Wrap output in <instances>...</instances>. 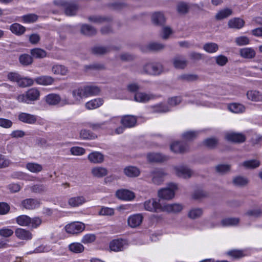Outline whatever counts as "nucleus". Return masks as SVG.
Returning <instances> with one entry per match:
<instances>
[{"mask_svg": "<svg viewBox=\"0 0 262 262\" xmlns=\"http://www.w3.org/2000/svg\"><path fill=\"white\" fill-rule=\"evenodd\" d=\"M164 72L163 65L158 62H148L144 64L140 70V73L151 76H158Z\"/></svg>", "mask_w": 262, "mask_h": 262, "instance_id": "nucleus-1", "label": "nucleus"}, {"mask_svg": "<svg viewBox=\"0 0 262 262\" xmlns=\"http://www.w3.org/2000/svg\"><path fill=\"white\" fill-rule=\"evenodd\" d=\"M39 95V91L37 89L32 88L28 90L26 94L18 96L17 100L20 102L29 103L31 101L38 100Z\"/></svg>", "mask_w": 262, "mask_h": 262, "instance_id": "nucleus-2", "label": "nucleus"}, {"mask_svg": "<svg viewBox=\"0 0 262 262\" xmlns=\"http://www.w3.org/2000/svg\"><path fill=\"white\" fill-rule=\"evenodd\" d=\"M178 188L174 183H169L168 186L158 191V196L160 199L169 200L172 199L175 194L174 190Z\"/></svg>", "mask_w": 262, "mask_h": 262, "instance_id": "nucleus-3", "label": "nucleus"}, {"mask_svg": "<svg viewBox=\"0 0 262 262\" xmlns=\"http://www.w3.org/2000/svg\"><path fill=\"white\" fill-rule=\"evenodd\" d=\"M144 209L152 212H160L163 211V206L159 202V200L151 199L144 202Z\"/></svg>", "mask_w": 262, "mask_h": 262, "instance_id": "nucleus-4", "label": "nucleus"}, {"mask_svg": "<svg viewBox=\"0 0 262 262\" xmlns=\"http://www.w3.org/2000/svg\"><path fill=\"white\" fill-rule=\"evenodd\" d=\"M128 243L127 240L122 238L113 239L110 243L111 250L115 252L122 251L127 248Z\"/></svg>", "mask_w": 262, "mask_h": 262, "instance_id": "nucleus-5", "label": "nucleus"}, {"mask_svg": "<svg viewBox=\"0 0 262 262\" xmlns=\"http://www.w3.org/2000/svg\"><path fill=\"white\" fill-rule=\"evenodd\" d=\"M85 228V225L81 222H75L67 225L65 229L68 233L77 234L81 232Z\"/></svg>", "mask_w": 262, "mask_h": 262, "instance_id": "nucleus-6", "label": "nucleus"}, {"mask_svg": "<svg viewBox=\"0 0 262 262\" xmlns=\"http://www.w3.org/2000/svg\"><path fill=\"white\" fill-rule=\"evenodd\" d=\"M166 173L162 169L156 168L152 170L150 173L152 182L157 185H160L163 181L164 177Z\"/></svg>", "mask_w": 262, "mask_h": 262, "instance_id": "nucleus-7", "label": "nucleus"}, {"mask_svg": "<svg viewBox=\"0 0 262 262\" xmlns=\"http://www.w3.org/2000/svg\"><path fill=\"white\" fill-rule=\"evenodd\" d=\"M174 170L177 176L184 179L189 178L193 174L191 170L187 166L184 165L176 167H174Z\"/></svg>", "mask_w": 262, "mask_h": 262, "instance_id": "nucleus-8", "label": "nucleus"}, {"mask_svg": "<svg viewBox=\"0 0 262 262\" xmlns=\"http://www.w3.org/2000/svg\"><path fill=\"white\" fill-rule=\"evenodd\" d=\"M60 4L64 7L65 13L68 16L75 15L78 9V6L74 3L61 1Z\"/></svg>", "mask_w": 262, "mask_h": 262, "instance_id": "nucleus-9", "label": "nucleus"}, {"mask_svg": "<svg viewBox=\"0 0 262 262\" xmlns=\"http://www.w3.org/2000/svg\"><path fill=\"white\" fill-rule=\"evenodd\" d=\"M143 220V216L142 214L138 213L130 215L127 219V223L129 226L132 228H136L141 225Z\"/></svg>", "mask_w": 262, "mask_h": 262, "instance_id": "nucleus-10", "label": "nucleus"}, {"mask_svg": "<svg viewBox=\"0 0 262 262\" xmlns=\"http://www.w3.org/2000/svg\"><path fill=\"white\" fill-rule=\"evenodd\" d=\"M116 195L118 199L125 201H131L135 197L133 192L127 189L118 190L116 192Z\"/></svg>", "mask_w": 262, "mask_h": 262, "instance_id": "nucleus-11", "label": "nucleus"}, {"mask_svg": "<svg viewBox=\"0 0 262 262\" xmlns=\"http://www.w3.org/2000/svg\"><path fill=\"white\" fill-rule=\"evenodd\" d=\"M225 138L228 141L235 143H243L246 140L244 135L241 133H229L226 134Z\"/></svg>", "mask_w": 262, "mask_h": 262, "instance_id": "nucleus-12", "label": "nucleus"}, {"mask_svg": "<svg viewBox=\"0 0 262 262\" xmlns=\"http://www.w3.org/2000/svg\"><path fill=\"white\" fill-rule=\"evenodd\" d=\"M171 150L175 153H184L188 151V145L182 142H176L170 146Z\"/></svg>", "mask_w": 262, "mask_h": 262, "instance_id": "nucleus-13", "label": "nucleus"}, {"mask_svg": "<svg viewBox=\"0 0 262 262\" xmlns=\"http://www.w3.org/2000/svg\"><path fill=\"white\" fill-rule=\"evenodd\" d=\"M21 205L26 209L32 210L39 207L40 202L37 199H27L21 202Z\"/></svg>", "mask_w": 262, "mask_h": 262, "instance_id": "nucleus-14", "label": "nucleus"}, {"mask_svg": "<svg viewBox=\"0 0 262 262\" xmlns=\"http://www.w3.org/2000/svg\"><path fill=\"white\" fill-rule=\"evenodd\" d=\"M121 123L125 127H133L136 124L137 118L135 116L132 115L124 116L121 118Z\"/></svg>", "mask_w": 262, "mask_h": 262, "instance_id": "nucleus-15", "label": "nucleus"}, {"mask_svg": "<svg viewBox=\"0 0 262 262\" xmlns=\"http://www.w3.org/2000/svg\"><path fill=\"white\" fill-rule=\"evenodd\" d=\"M239 55L244 59H252L256 56V51L252 48H244L239 50Z\"/></svg>", "mask_w": 262, "mask_h": 262, "instance_id": "nucleus-16", "label": "nucleus"}, {"mask_svg": "<svg viewBox=\"0 0 262 262\" xmlns=\"http://www.w3.org/2000/svg\"><path fill=\"white\" fill-rule=\"evenodd\" d=\"M155 98V95L142 92H137L134 96V100L139 102L146 103Z\"/></svg>", "mask_w": 262, "mask_h": 262, "instance_id": "nucleus-17", "label": "nucleus"}, {"mask_svg": "<svg viewBox=\"0 0 262 262\" xmlns=\"http://www.w3.org/2000/svg\"><path fill=\"white\" fill-rule=\"evenodd\" d=\"M45 100L49 105H56L60 102L61 98L59 95L52 93L47 95L45 97Z\"/></svg>", "mask_w": 262, "mask_h": 262, "instance_id": "nucleus-18", "label": "nucleus"}, {"mask_svg": "<svg viewBox=\"0 0 262 262\" xmlns=\"http://www.w3.org/2000/svg\"><path fill=\"white\" fill-rule=\"evenodd\" d=\"M174 68L179 69H184L187 65V61L182 55H177L172 59Z\"/></svg>", "mask_w": 262, "mask_h": 262, "instance_id": "nucleus-19", "label": "nucleus"}, {"mask_svg": "<svg viewBox=\"0 0 262 262\" xmlns=\"http://www.w3.org/2000/svg\"><path fill=\"white\" fill-rule=\"evenodd\" d=\"M18 119L19 121L28 124H34L37 121L36 117L35 115L25 113H20L18 115Z\"/></svg>", "mask_w": 262, "mask_h": 262, "instance_id": "nucleus-20", "label": "nucleus"}, {"mask_svg": "<svg viewBox=\"0 0 262 262\" xmlns=\"http://www.w3.org/2000/svg\"><path fill=\"white\" fill-rule=\"evenodd\" d=\"M72 96L77 103H79L83 98L87 97L84 87H80L73 90Z\"/></svg>", "mask_w": 262, "mask_h": 262, "instance_id": "nucleus-21", "label": "nucleus"}, {"mask_svg": "<svg viewBox=\"0 0 262 262\" xmlns=\"http://www.w3.org/2000/svg\"><path fill=\"white\" fill-rule=\"evenodd\" d=\"M112 50L111 46H96L93 47L91 49L93 54L97 55H102L109 53Z\"/></svg>", "mask_w": 262, "mask_h": 262, "instance_id": "nucleus-22", "label": "nucleus"}, {"mask_svg": "<svg viewBox=\"0 0 262 262\" xmlns=\"http://www.w3.org/2000/svg\"><path fill=\"white\" fill-rule=\"evenodd\" d=\"M34 81L38 84L48 85L52 84L54 81V78L50 76H41L36 77Z\"/></svg>", "mask_w": 262, "mask_h": 262, "instance_id": "nucleus-23", "label": "nucleus"}, {"mask_svg": "<svg viewBox=\"0 0 262 262\" xmlns=\"http://www.w3.org/2000/svg\"><path fill=\"white\" fill-rule=\"evenodd\" d=\"M147 160L150 162H161L167 160L166 156L160 153H150L147 155Z\"/></svg>", "mask_w": 262, "mask_h": 262, "instance_id": "nucleus-24", "label": "nucleus"}, {"mask_svg": "<svg viewBox=\"0 0 262 262\" xmlns=\"http://www.w3.org/2000/svg\"><path fill=\"white\" fill-rule=\"evenodd\" d=\"M245 21L238 17H235L229 20L228 25L229 28L239 29L244 27Z\"/></svg>", "mask_w": 262, "mask_h": 262, "instance_id": "nucleus-25", "label": "nucleus"}, {"mask_svg": "<svg viewBox=\"0 0 262 262\" xmlns=\"http://www.w3.org/2000/svg\"><path fill=\"white\" fill-rule=\"evenodd\" d=\"M90 21L95 24H101L104 23L110 22L112 21V18L108 16H102L99 15H93L88 17Z\"/></svg>", "mask_w": 262, "mask_h": 262, "instance_id": "nucleus-26", "label": "nucleus"}, {"mask_svg": "<svg viewBox=\"0 0 262 262\" xmlns=\"http://www.w3.org/2000/svg\"><path fill=\"white\" fill-rule=\"evenodd\" d=\"M124 173L127 177L133 178L139 176L140 171L137 167L129 166L124 169Z\"/></svg>", "mask_w": 262, "mask_h": 262, "instance_id": "nucleus-27", "label": "nucleus"}, {"mask_svg": "<svg viewBox=\"0 0 262 262\" xmlns=\"http://www.w3.org/2000/svg\"><path fill=\"white\" fill-rule=\"evenodd\" d=\"M16 236L19 239L29 240L32 237V234L30 231L24 229L18 228L15 232Z\"/></svg>", "mask_w": 262, "mask_h": 262, "instance_id": "nucleus-28", "label": "nucleus"}, {"mask_svg": "<svg viewBox=\"0 0 262 262\" xmlns=\"http://www.w3.org/2000/svg\"><path fill=\"white\" fill-rule=\"evenodd\" d=\"M88 159L92 163H101L104 161V156L99 152H92L89 154Z\"/></svg>", "mask_w": 262, "mask_h": 262, "instance_id": "nucleus-29", "label": "nucleus"}, {"mask_svg": "<svg viewBox=\"0 0 262 262\" xmlns=\"http://www.w3.org/2000/svg\"><path fill=\"white\" fill-rule=\"evenodd\" d=\"M103 103V100L102 98H96L87 102L85 106L88 110H93L101 106Z\"/></svg>", "mask_w": 262, "mask_h": 262, "instance_id": "nucleus-30", "label": "nucleus"}, {"mask_svg": "<svg viewBox=\"0 0 262 262\" xmlns=\"http://www.w3.org/2000/svg\"><path fill=\"white\" fill-rule=\"evenodd\" d=\"M183 209V206L180 204H168L163 206V211L169 212L177 213L180 212Z\"/></svg>", "mask_w": 262, "mask_h": 262, "instance_id": "nucleus-31", "label": "nucleus"}, {"mask_svg": "<svg viewBox=\"0 0 262 262\" xmlns=\"http://www.w3.org/2000/svg\"><path fill=\"white\" fill-rule=\"evenodd\" d=\"M30 54L33 58L42 59L47 56V52L42 49L36 48L30 50Z\"/></svg>", "mask_w": 262, "mask_h": 262, "instance_id": "nucleus-32", "label": "nucleus"}, {"mask_svg": "<svg viewBox=\"0 0 262 262\" xmlns=\"http://www.w3.org/2000/svg\"><path fill=\"white\" fill-rule=\"evenodd\" d=\"M152 21L155 25L163 26L165 23V18L162 13L157 12L152 14Z\"/></svg>", "mask_w": 262, "mask_h": 262, "instance_id": "nucleus-33", "label": "nucleus"}, {"mask_svg": "<svg viewBox=\"0 0 262 262\" xmlns=\"http://www.w3.org/2000/svg\"><path fill=\"white\" fill-rule=\"evenodd\" d=\"M80 31L82 34L87 36H92L97 33V30L94 27L87 24L82 25Z\"/></svg>", "mask_w": 262, "mask_h": 262, "instance_id": "nucleus-34", "label": "nucleus"}, {"mask_svg": "<svg viewBox=\"0 0 262 262\" xmlns=\"http://www.w3.org/2000/svg\"><path fill=\"white\" fill-rule=\"evenodd\" d=\"M85 202L86 199L83 196H77L70 198L68 203L72 207H78L82 205Z\"/></svg>", "mask_w": 262, "mask_h": 262, "instance_id": "nucleus-35", "label": "nucleus"}, {"mask_svg": "<svg viewBox=\"0 0 262 262\" xmlns=\"http://www.w3.org/2000/svg\"><path fill=\"white\" fill-rule=\"evenodd\" d=\"M149 108L150 109L151 112L154 113H163L170 111L168 106L162 104L150 106Z\"/></svg>", "mask_w": 262, "mask_h": 262, "instance_id": "nucleus-36", "label": "nucleus"}, {"mask_svg": "<svg viewBox=\"0 0 262 262\" xmlns=\"http://www.w3.org/2000/svg\"><path fill=\"white\" fill-rule=\"evenodd\" d=\"M52 72L56 75H66L68 73V70L64 66L56 64L52 67Z\"/></svg>", "mask_w": 262, "mask_h": 262, "instance_id": "nucleus-37", "label": "nucleus"}, {"mask_svg": "<svg viewBox=\"0 0 262 262\" xmlns=\"http://www.w3.org/2000/svg\"><path fill=\"white\" fill-rule=\"evenodd\" d=\"M10 30L13 33L17 35H21L25 32L26 28L18 23H14L10 26Z\"/></svg>", "mask_w": 262, "mask_h": 262, "instance_id": "nucleus-38", "label": "nucleus"}, {"mask_svg": "<svg viewBox=\"0 0 262 262\" xmlns=\"http://www.w3.org/2000/svg\"><path fill=\"white\" fill-rule=\"evenodd\" d=\"M19 61L24 66H28L31 64L33 62L32 55L27 54H21L19 57Z\"/></svg>", "mask_w": 262, "mask_h": 262, "instance_id": "nucleus-39", "label": "nucleus"}, {"mask_svg": "<svg viewBox=\"0 0 262 262\" xmlns=\"http://www.w3.org/2000/svg\"><path fill=\"white\" fill-rule=\"evenodd\" d=\"M165 48V45L158 42H150L146 47V49L144 51H160L163 50Z\"/></svg>", "mask_w": 262, "mask_h": 262, "instance_id": "nucleus-40", "label": "nucleus"}, {"mask_svg": "<svg viewBox=\"0 0 262 262\" xmlns=\"http://www.w3.org/2000/svg\"><path fill=\"white\" fill-rule=\"evenodd\" d=\"M92 173L94 177L101 178L107 174V170L104 167H96L92 169Z\"/></svg>", "mask_w": 262, "mask_h": 262, "instance_id": "nucleus-41", "label": "nucleus"}, {"mask_svg": "<svg viewBox=\"0 0 262 262\" xmlns=\"http://www.w3.org/2000/svg\"><path fill=\"white\" fill-rule=\"evenodd\" d=\"M86 97L98 95L100 92L99 87L93 85H88L84 86Z\"/></svg>", "mask_w": 262, "mask_h": 262, "instance_id": "nucleus-42", "label": "nucleus"}, {"mask_svg": "<svg viewBox=\"0 0 262 262\" xmlns=\"http://www.w3.org/2000/svg\"><path fill=\"white\" fill-rule=\"evenodd\" d=\"M26 167L29 171L33 173H38L42 170V165L36 163H28Z\"/></svg>", "mask_w": 262, "mask_h": 262, "instance_id": "nucleus-43", "label": "nucleus"}, {"mask_svg": "<svg viewBox=\"0 0 262 262\" xmlns=\"http://www.w3.org/2000/svg\"><path fill=\"white\" fill-rule=\"evenodd\" d=\"M247 96L249 100L253 101H260L261 95L257 91H249L247 93Z\"/></svg>", "mask_w": 262, "mask_h": 262, "instance_id": "nucleus-44", "label": "nucleus"}, {"mask_svg": "<svg viewBox=\"0 0 262 262\" xmlns=\"http://www.w3.org/2000/svg\"><path fill=\"white\" fill-rule=\"evenodd\" d=\"M248 180L242 176H237L233 178L232 183L234 185L237 187H244L248 183Z\"/></svg>", "mask_w": 262, "mask_h": 262, "instance_id": "nucleus-45", "label": "nucleus"}, {"mask_svg": "<svg viewBox=\"0 0 262 262\" xmlns=\"http://www.w3.org/2000/svg\"><path fill=\"white\" fill-rule=\"evenodd\" d=\"M228 109L234 113H241L245 111V106L239 103H233L228 105Z\"/></svg>", "mask_w": 262, "mask_h": 262, "instance_id": "nucleus-46", "label": "nucleus"}, {"mask_svg": "<svg viewBox=\"0 0 262 262\" xmlns=\"http://www.w3.org/2000/svg\"><path fill=\"white\" fill-rule=\"evenodd\" d=\"M69 250L75 253H80L84 251V246L79 243H73L69 245Z\"/></svg>", "mask_w": 262, "mask_h": 262, "instance_id": "nucleus-47", "label": "nucleus"}, {"mask_svg": "<svg viewBox=\"0 0 262 262\" xmlns=\"http://www.w3.org/2000/svg\"><path fill=\"white\" fill-rule=\"evenodd\" d=\"M219 140L215 138H209L206 139L203 141V144L209 149H214L217 145Z\"/></svg>", "mask_w": 262, "mask_h": 262, "instance_id": "nucleus-48", "label": "nucleus"}, {"mask_svg": "<svg viewBox=\"0 0 262 262\" xmlns=\"http://www.w3.org/2000/svg\"><path fill=\"white\" fill-rule=\"evenodd\" d=\"M31 218L26 215H21L16 218V222L20 226H27L30 225Z\"/></svg>", "mask_w": 262, "mask_h": 262, "instance_id": "nucleus-49", "label": "nucleus"}, {"mask_svg": "<svg viewBox=\"0 0 262 262\" xmlns=\"http://www.w3.org/2000/svg\"><path fill=\"white\" fill-rule=\"evenodd\" d=\"M232 13L231 9L226 8L222 10L217 13L215 15V19L217 20H222L231 15Z\"/></svg>", "mask_w": 262, "mask_h": 262, "instance_id": "nucleus-50", "label": "nucleus"}, {"mask_svg": "<svg viewBox=\"0 0 262 262\" xmlns=\"http://www.w3.org/2000/svg\"><path fill=\"white\" fill-rule=\"evenodd\" d=\"M239 222V219L236 217H229L223 219L221 222L223 226H236Z\"/></svg>", "mask_w": 262, "mask_h": 262, "instance_id": "nucleus-51", "label": "nucleus"}, {"mask_svg": "<svg viewBox=\"0 0 262 262\" xmlns=\"http://www.w3.org/2000/svg\"><path fill=\"white\" fill-rule=\"evenodd\" d=\"M203 49L208 53H213L219 50V46L215 43L208 42L204 44Z\"/></svg>", "mask_w": 262, "mask_h": 262, "instance_id": "nucleus-52", "label": "nucleus"}, {"mask_svg": "<svg viewBox=\"0 0 262 262\" xmlns=\"http://www.w3.org/2000/svg\"><path fill=\"white\" fill-rule=\"evenodd\" d=\"M178 79L183 81H194L198 79V76L196 74H184L180 75L178 77Z\"/></svg>", "mask_w": 262, "mask_h": 262, "instance_id": "nucleus-53", "label": "nucleus"}, {"mask_svg": "<svg viewBox=\"0 0 262 262\" xmlns=\"http://www.w3.org/2000/svg\"><path fill=\"white\" fill-rule=\"evenodd\" d=\"M245 215L255 218L260 217L262 216V209L260 208H257L249 210L245 213Z\"/></svg>", "mask_w": 262, "mask_h": 262, "instance_id": "nucleus-54", "label": "nucleus"}, {"mask_svg": "<svg viewBox=\"0 0 262 262\" xmlns=\"http://www.w3.org/2000/svg\"><path fill=\"white\" fill-rule=\"evenodd\" d=\"M177 9L178 13L182 14H184L188 12L189 6L187 3L181 2L178 4Z\"/></svg>", "mask_w": 262, "mask_h": 262, "instance_id": "nucleus-55", "label": "nucleus"}, {"mask_svg": "<svg viewBox=\"0 0 262 262\" xmlns=\"http://www.w3.org/2000/svg\"><path fill=\"white\" fill-rule=\"evenodd\" d=\"M34 80L32 79L27 77L21 78L20 77L17 84L20 87H27L33 85Z\"/></svg>", "mask_w": 262, "mask_h": 262, "instance_id": "nucleus-56", "label": "nucleus"}, {"mask_svg": "<svg viewBox=\"0 0 262 262\" xmlns=\"http://www.w3.org/2000/svg\"><path fill=\"white\" fill-rule=\"evenodd\" d=\"M80 137L83 139H94L97 136L89 130L82 129L80 133Z\"/></svg>", "mask_w": 262, "mask_h": 262, "instance_id": "nucleus-57", "label": "nucleus"}, {"mask_svg": "<svg viewBox=\"0 0 262 262\" xmlns=\"http://www.w3.org/2000/svg\"><path fill=\"white\" fill-rule=\"evenodd\" d=\"M198 134V132L188 131L183 134L182 137L185 140L191 141L195 139Z\"/></svg>", "mask_w": 262, "mask_h": 262, "instance_id": "nucleus-58", "label": "nucleus"}, {"mask_svg": "<svg viewBox=\"0 0 262 262\" xmlns=\"http://www.w3.org/2000/svg\"><path fill=\"white\" fill-rule=\"evenodd\" d=\"M259 161L257 160H250L244 162L242 165L247 168H255L259 166Z\"/></svg>", "mask_w": 262, "mask_h": 262, "instance_id": "nucleus-59", "label": "nucleus"}, {"mask_svg": "<svg viewBox=\"0 0 262 262\" xmlns=\"http://www.w3.org/2000/svg\"><path fill=\"white\" fill-rule=\"evenodd\" d=\"M227 254L234 258H240L246 255L242 250H232L227 252Z\"/></svg>", "mask_w": 262, "mask_h": 262, "instance_id": "nucleus-60", "label": "nucleus"}, {"mask_svg": "<svg viewBox=\"0 0 262 262\" xmlns=\"http://www.w3.org/2000/svg\"><path fill=\"white\" fill-rule=\"evenodd\" d=\"M215 169L217 173L224 174L230 170V165L228 164H219L215 166Z\"/></svg>", "mask_w": 262, "mask_h": 262, "instance_id": "nucleus-61", "label": "nucleus"}, {"mask_svg": "<svg viewBox=\"0 0 262 262\" xmlns=\"http://www.w3.org/2000/svg\"><path fill=\"white\" fill-rule=\"evenodd\" d=\"M86 71L92 70H102L105 69V66L103 64L101 63H94L90 65H86L84 66Z\"/></svg>", "mask_w": 262, "mask_h": 262, "instance_id": "nucleus-62", "label": "nucleus"}, {"mask_svg": "<svg viewBox=\"0 0 262 262\" xmlns=\"http://www.w3.org/2000/svg\"><path fill=\"white\" fill-rule=\"evenodd\" d=\"M203 213L201 208H193L190 210L188 216L192 219H195L200 217Z\"/></svg>", "mask_w": 262, "mask_h": 262, "instance_id": "nucleus-63", "label": "nucleus"}, {"mask_svg": "<svg viewBox=\"0 0 262 262\" xmlns=\"http://www.w3.org/2000/svg\"><path fill=\"white\" fill-rule=\"evenodd\" d=\"M235 42L237 46H242L249 43V39L245 36L237 37L235 39Z\"/></svg>", "mask_w": 262, "mask_h": 262, "instance_id": "nucleus-64", "label": "nucleus"}]
</instances>
